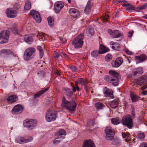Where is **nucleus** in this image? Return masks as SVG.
Listing matches in <instances>:
<instances>
[{
    "instance_id": "nucleus-51",
    "label": "nucleus",
    "mask_w": 147,
    "mask_h": 147,
    "mask_svg": "<svg viewBox=\"0 0 147 147\" xmlns=\"http://www.w3.org/2000/svg\"><path fill=\"white\" fill-rule=\"evenodd\" d=\"M138 74H142L143 73V69L141 67H139L136 69Z\"/></svg>"
},
{
    "instance_id": "nucleus-48",
    "label": "nucleus",
    "mask_w": 147,
    "mask_h": 147,
    "mask_svg": "<svg viewBox=\"0 0 147 147\" xmlns=\"http://www.w3.org/2000/svg\"><path fill=\"white\" fill-rule=\"evenodd\" d=\"M37 74L38 77L41 78L45 76V74L43 71H39L37 73Z\"/></svg>"
},
{
    "instance_id": "nucleus-27",
    "label": "nucleus",
    "mask_w": 147,
    "mask_h": 147,
    "mask_svg": "<svg viewBox=\"0 0 147 147\" xmlns=\"http://www.w3.org/2000/svg\"><path fill=\"white\" fill-rule=\"evenodd\" d=\"M22 106L20 105H18L15 106L13 108L12 111L13 112H18L22 111Z\"/></svg>"
},
{
    "instance_id": "nucleus-60",
    "label": "nucleus",
    "mask_w": 147,
    "mask_h": 147,
    "mask_svg": "<svg viewBox=\"0 0 147 147\" xmlns=\"http://www.w3.org/2000/svg\"><path fill=\"white\" fill-rule=\"evenodd\" d=\"M133 32L129 31L128 34L127 36L128 37H131L133 34Z\"/></svg>"
},
{
    "instance_id": "nucleus-15",
    "label": "nucleus",
    "mask_w": 147,
    "mask_h": 147,
    "mask_svg": "<svg viewBox=\"0 0 147 147\" xmlns=\"http://www.w3.org/2000/svg\"><path fill=\"white\" fill-rule=\"evenodd\" d=\"M123 62V59L121 57H119L116 59L114 61L112 62V65L113 67L117 68L122 64Z\"/></svg>"
},
{
    "instance_id": "nucleus-28",
    "label": "nucleus",
    "mask_w": 147,
    "mask_h": 147,
    "mask_svg": "<svg viewBox=\"0 0 147 147\" xmlns=\"http://www.w3.org/2000/svg\"><path fill=\"white\" fill-rule=\"evenodd\" d=\"M9 29L12 32L14 33L18 34L20 33L18 29L17 26L16 24H14Z\"/></svg>"
},
{
    "instance_id": "nucleus-36",
    "label": "nucleus",
    "mask_w": 147,
    "mask_h": 147,
    "mask_svg": "<svg viewBox=\"0 0 147 147\" xmlns=\"http://www.w3.org/2000/svg\"><path fill=\"white\" fill-rule=\"evenodd\" d=\"M66 131L63 129L60 130L58 132H56L55 134L56 135L59 136L66 135Z\"/></svg>"
},
{
    "instance_id": "nucleus-59",
    "label": "nucleus",
    "mask_w": 147,
    "mask_h": 147,
    "mask_svg": "<svg viewBox=\"0 0 147 147\" xmlns=\"http://www.w3.org/2000/svg\"><path fill=\"white\" fill-rule=\"evenodd\" d=\"M55 75L57 76H59L60 75V73L59 71L57 70L55 72Z\"/></svg>"
},
{
    "instance_id": "nucleus-45",
    "label": "nucleus",
    "mask_w": 147,
    "mask_h": 147,
    "mask_svg": "<svg viewBox=\"0 0 147 147\" xmlns=\"http://www.w3.org/2000/svg\"><path fill=\"white\" fill-rule=\"evenodd\" d=\"M78 81L77 82L76 81L75 83H87V80L86 78H80L78 79Z\"/></svg>"
},
{
    "instance_id": "nucleus-50",
    "label": "nucleus",
    "mask_w": 147,
    "mask_h": 147,
    "mask_svg": "<svg viewBox=\"0 0 147 147\" xmlns=\"http://www.w3.org/2000/svg\"><path fill=\"white\" fill-rule=\"evenodd\" d=\"M146 7H147V6L146 3L141 6L138 7L136 8L139 10H142V9H145Z\"/></svg>"
},
{
    "instance_id": "nucleus-17",
    "label": "nucleus",
    "mask_w": 147,
    "mask_h": 147,
    "mask_svg": "<svg viewBox=\"0 0 147 147\" xmlns=\"http://www.w3.org/2000/svg\"><path fill=\"white\" fill-rule=\"evenodd\" d=\"M109 74L113 76L114 78L115 79V82L114 83H118V77L119 76V75L118 72L113 70H110L109 71Z\"/></svg>"
},
{
    "instance_id": "nucleus-25",
    "label": "nucleus",
    "mask_w": 147,
    "mask_h": 147,
    "mask_svg": "<svg viewBox=\"0 0 147 147\" xmlns=\"http://www.w3.org/2000/svg\"><path fill=\"white\" fill-rule=\"evenodd\" d=\"M94 31L93 28L91 26H88L86 30V33L88 36H91L94 34Z\"/></svg>"
},
{
    "instance_id": "nucleus-29",
    "label": "nucleus",
    "mask_w": 147,
    "mask_h": 147,
    "mask_svg": "<svg viewBox=\"0 0 147 147\" xmlns=\"http://www.w3.org/2000/svg\"><path fill=\"white\" fill-rule=\"evenodd\" d=\"M118 102L117 99H114L110 103V105L113 108H116L118 106Z\"/></svg>"
},
{
    "instance_id": "nucleus-43",
    "label": "nucleus",
    "mask_w": 147,
    "mask_h": 147,
    "mask_svg": "<svg viewBox=\"0 0 147 147\" xmlns=\"http://www.w3.org/2000/svg\"><path fill=\"white\" fill-rule=\"evenodd\" d=\"M99 54H100L99 51H98L96 50L92 52L91 53V55L92 57H94L98 56Z\"/></svg>"
},
{
    "instance_id": "nucleus-20",
    "label": "nucleus",
    "mask_w": 147,
    "mask_h": 147,
    "mask_svg": "<svg viewBox=\"0 0 147 147\" xmlns=\"http://www.w3.org/2000/svg\"><path fill=\"white\" fill-rule=\"evenodd\" d=\"M18 97L15 95H11L7 99L8 102L9 103H12L16 102L17 100Z\"/></svg>"
},
{
    "instance_id": "nucleus-19",
    "label": "nucleus",
    "mask_w": 147,
    "mask_h": 147,
    "mask_svg": "<svg viewBox=\"0 0 147 147\" xmlns=\"http://www.w3.org/2000/svg\"><path fill=\"white\" fill-rule=\"evenodd\" d=\"M110 50L109 49L105 47L102 44H100L99 46V51L100 54H102L105 53Z\"/></svg>"
},
{
    "instance_id": "nucleus-38",
    "label": "nucleus",
    "mask_w": 147,
    "mask_h": 147,
    "mask_svg": "<svg viewBox=\"0 0 147 147\" xmlns=\"http://www.w3.org/2000/svg\"><path fill=\"white\" fill-rule=\"evenodd\" d=\"M111 121L112 123L114 125H117L121 123V121L116 118H113L111 119Z\"/></svg>"
},
{
    "instance_id": "nucleus-31",
    "label": "nucleus",
    "mask_w": 147,
    "mask_h": 147,
    "mask_svg": "<svg viewBox=\"0 0 147 147\" xmlns=\"http://www.w3.org/2000/svg\"><path fill=\"white\" fill-rule=\"evenodd\" d=\"M47 21L50 27H52L54 25V19L51 17H49L47 18Z\"/></svg>"
},
{
    "instance_id": "nucleus-61",
    "label": "nucleus",
    "mask_w": 147,
    "mask_h": 147,
    "mask_svg": "<svg viewBox=\"0 0 147 147\" xmlns=\"http://www.w3.org/2000/svg\"><path fill=\"white\" fill-rule=\"evenodd\" d=\"M108 32L109 33L110 35H111L112 36L113 33V32L112 31V30L111 29H109L108 30Z\"/></svg>"
},
{
    "instance_id": "nucleus-16",
    "label": "nucleus",
    "mask_w": 147,
    "mask_h": 147,
    "mask_svg": "<svg viewBox=\"0 0 147 147\" xmlns=\"http://www.w3.org/2000/svg\"><path fill=\"white\" fill-rule=\"evenodd\" d=\"M82 147H95V146L93 141L89 139L84 141Z\"/></svg>"
},
{
    "instance_id": "nucleus-33",
    "label": "nucleus",
    "mask_w": 147,
    "mask_h": 147,
    "mask_svg": "<svg viewBox=\"0 0 147 147\" xmlns=\"http://www.w3.org/2000/svg\"><path fill=\"white\" fill-rule=\"evenodd\" d=\"M103 93L104 94H106L107 96L113 94L112 91L111 90L108 89L106 87L104 88L103 90Z\"/></svg>"
},
{
    "instance_id": "nucleus-11",
    "label": "nucleus",
    "mask_w": 147,
    "mask_h": 147,
    "mask_svg": "<svg viewBox=\"0 0 147 147\" xmlns=\"http://www.w3.org/2000/svg\"><path fill=\"white\" fill-rule=\"evenodd\" d=\"M64 4L62 1L56 2L54 4V10L57 13H59L62 9L64 7Z\"/></svg>"
},
{
    "instance_id": "nucleus-24",
    "label": "nucleus",
    "mask_w": 147,
    "mask_h": 147,
    "mask_svg": "<svg viewBox=\"0 0 147 147\" xmlns=\"http://www.w3.org/2000/svg\"><path fill=\"white\" fill-rule=\"evenodd\" d=\"M130 97L133 102L138 101L139 98L137 95L132 92H130Z\"/></svg>"
},
{
    "instance_id": "nucleus-2",
    "label": "nucleus",
    "mask_w": 147,
    "mask_h": 147,
    "mask_svg": "<svg viewBox=\"0 0 147 147\" xmlns=\"http://www.w3.org/2000/svg\"><path fill=\"white\" fill-rule=\"evenodd\" d=\"M84 35L83 33H81L78 35L73 40L72 42V45L76 48H81L83 44Z\"/></svg>"
},
{
    "instance_id": "nucleus-37",
    "label": "nucleus",
    "mask_w": 147,
    "mask_h": 147,
    "mask_svg": "<svg viewBox=\"0 0 147 147\" xmlns=\"http://www.w3.org/2000/svg\"><path fill=\"white\" fill-rule=\"evenodd\" d=\"M37 49L39 51V57L41 59L43 57L44 55L43 49L42 47L40 46H37Z\"/></svg>"
},
{
    "instance_id": "nucleus-6",
    "label": "nucleus",
    "mask_w": 147,
    "mask_h": 147,
    "mask_svg": "<svg viewBox=\"0 0 147 147\" xmlns=\"http://www.w3.org/2000/svg\"><path fill=\"white\" fill-rule=\"evenodd\" d=\"M37 123L36 121L32 119L26 120L24 122V126L29 129H31L34 128Z\"/></svg>"
},
{
    "instance_id": "nucleus-35",
    "label": "nucleus",
    "mask_w": 147,
    "mask_h": 147,
    "mask_svg": "<svg viewBox=\"0 0 147 147\" xmlns=\"http://www.w3.org/2000/svg\"><path fill=\"white\" fill-rule=\"evenodd\" d=\"M104 80L107 82H109V83H110L111 82H115V79L113 78H112L111 76H106L104 77Z\"/></svg>"
},
{
    "instance_id": "nucleus-26",
    "label": "nucleus",
    "mask_w": 147,
    "mask_h": 147,
    "mask_svg": "<svg viewBox=\"0 0 147 147\" xmlns=\"http://www.w3.org/2000/svg\"><path fill=\"white\" fill-rule=\"evenodd\" d=\"M122 36L121 32L117 30H114L113 33L112 37L114 38H117Z\"/></svg>"
},
{
    "instance_id": "nucleus-23",
    "label": "nucleus",
    "mask_w": 147,
    "mask_h": 147,
    "mask_svg": "<svg viewBox=\"0 0 147 147\" xmlns=\"http://www.w3.org/2000/svg\"><path fill=\"white\" fill-rule=\"evenodd\" d=\"M49 88V87H47L37 92V94L34 95V98H38L41 96L43 94L45 93L48 90Z\"/></svg>"
},
{
    "instance_id": "nucleus-34",
    "label": "nucleus",
    "mask_w": 147,
    "mask_h": 147,
    "mask_svg": "<svg viewBox=\"0 0 147 147\" xmlns=\"http://www.w3.org/2000/svg\"><path fill=\"white\" fill-rule=\"evenodd\" d=\"M111 140L112 143V144L116 145V146H119L121 144L120 140L117 139H113L112 138Z\"/></svg>"
},
{
    "instance_id": "nucleus-56",
    "label": "nucleus",
    "mask_w": 147,
    "mask_h": 147,
    "mask_svg": "<svg viewBox=\"0 0 147 147\" xmlns=\"http://www.w3.org/2000/svg\"><path fill=\"white\" fill-rule=\"evenodd\" d=\"M60 140H59V138H56L53 141V143L55 144H57L59 143L60 142Z\"/></svg>"
},
{
    "instance_id": "nucleus-8",
    "label": "nucleus",
    "mask_w": 147,
    "mask_h": 147,
    "mask_svg": "<svg viewBox=\"0 0 147 147\" xmlns=\"http://www.w3.org/2000/svg\"><path fill=\"white\" fill-rule=\"evenodd\" d=\"M6 14L9 18H13L17 16V12L13 9L10 8H7L6 9Z\"/></svg>"
},
{
    "instance_id": "nucleus-22",
    "label": "nucleus",
    "mask_w": 147,
    "mask_h": 147,
    "mask_svg": "<svg viewBox=\"0 0 147 147\" xmlns=\"http://www.w3.org/2000/svg\"><path fill=\"white\" fill-rule=\"evenodd\" d=\"M13 54V52L10 50L7 49H2L0 52V55L2 56L9 55H12Z\"/></svg>"
},
{
    "instance_id": "nucleus-47",
    "label": "nucleus",
    "mask_w": 147,
    "mask_h": 147,
    "mask_svg": "<svg viewBox=\"0 0 147 147\" xmlns=\"http://www.w3.org/2000/svg\"><path fill=\"white\" fill-rule=\"evenodd\" d=\"M73 94L71 90L69 88H67L66 90V94L68 96H71Z\"/></svg>"
},
{
    "instance_id": "nucleus-63",
    "label": "nucleus",
    "mask_w": 147,
    "mask_h": 147,
    "mask_svg": "<svg viewBox=\"0 0 147 147\" xmlns=\"http://www.w3.org/2000/svg\"><path fill=\"white\" fill-rule=\"evenodd\" d=\"M130 5L129 4H125L123 5V7H127L128 5Z\"/></svg>"
},
{
    "instance_id": "nucleus-10",
    "label": "nucleus",
    "mask_w": 147,
    "mask_h": 147,
    "mask_svg": "<svg viewBox=\"0 0 147 147\" xmlns=\"http://www.w3.org/2000/svg\"><path fill=\"white\" fill-rule=\"evenodd\" d=\"M32 140L33 138L32 137H30L28 139H25L23 137L19 136L16 138L15 141L17 143L22 144L30 142Z\"/></svg>"
},
{
    "instance_id": "nucleus-32",
    "label": "nucleus",
    "mask_w": 147,
    "mask_h": 147,
    "mask_svg": "<svg viewBox=\"0 0 147 147\" xmlns=\"http://www.w3.org/2000/svg\"><path fill=\"white\" fill-rule=\"evenodd\" d=\"M24 41L28 43H30L32 42L33 39L32 37L28 35H26L24 37Z\"/></svg>"
},
{
    "instance_id": "nucleus-9",
    "label": "nucleus",
    "mask_w": 147,
    "mask_h": 147,
    "mask_svg": "<svg viewBox=\"0 0 147 147\" xmlns=\"http://www.w3.org/2000/svg\"><path fill=\"white\" fill-rule=\"evenodd\" d=\"M105 132L106 134V138L107 140H111L114 136V133L112 129L110 127H106L105 130Z\"/></svg>"
},
{
    "instance_id": "nucleus-4",
    "label": "nucleus",
    "mask_w": 147,
    "mask_h": 147,
    "mask_svg": "<svg viewBox=\"0 0 147 147\" xmlns=\"http://www.w3.org/2000/svg\"><path fill=\"white\" fill-rule=\"evenodd\" d=\"M121 123L123 125L129 129L131 128L134 126L132 120L129 115H126L123 117Z\"/></svg>"
},
{
    "instance_id": "nucleus-12",
    "label": "nucleus",
    "mask_w": 147,
    "mask_h": 147,
    "mask_svg": "<svg viewBox=\"0 0 147 147\" xmlns=\"http://www.w3.org/2000/svg\"><path fill=\"white\" fill-rule=\"evenodd\" d=\"M9 31L1 32L0 33V43L3 44L5 43L3 39L7 40L9 37Z\"/></svg>"
},
{
    "instance_id": "nucleus-54",
    "label": "nucleus",
    "mask_w": 147,
    "mask_h": 147,
    "mask_svg": "<svg viewBox=\"0 0 147 147\" xmlns=\"http://www.w3.org/2000/svg\"><path fill=\"white\" fill-rule=\"evenodd\" d=\"M128 7H127L126 8V9L127 10H134V7L132 5H131L130 4L129 5H128Z\"/></svg>"
},
{
    "instance_id": "nucleus-5",
    "label": "nucleus",
    "mask_w": 147,
    "mask_h": 147,
    "mask_svg": "<svg viewBox=\"0 0 147 147\" xmlns=\"http://www.w3.org/2000/svg\"><path fill=\"white\" fill-rule=\"evenodd\" d=\"M57 114L56 113L53 112L50 109H48L46 112L45 119L48 122H50L55 120L57 118Z\"/></svg>"
},
{
    "instance_id": "nucleus-1",
    "label": "nucleus",
    "mask_w": 147,
    "mask_h": 147,
    "mask_svg": "<svg viewBox=\"0 0 147 147\" xmlns=\"http://www.w3.org/2000/svg\"><path fill=\"white\" fill-rule=\"evenodd\" d=\"M61 105L63 107H65L71 113H74L76 110V104L74 100L71 102L67 101L65 97L62 99Z\"/></svg>"
},
{
    "instance_id": "nucleus-40",
    "label": "nucleus",
    "mask_w": 147,
    "mask_h": 147,
    "mask_svg": "<svg viewBox=\"0 0 147 147\" xmlns=\"http://www.w3.org/2000/svg\"><path fill=\"white\" fill-rule=\"evenodd\" d=\"M122 136L123 138H125V140L126 142H127L130 140L129 135L128 134H127L126 133H122Z\"/></svg>"
},
{
    "instance_id": "nucleus-13",
    "label": "nucleus",
    "mask_w": 147,
    "mask_h": 147,
    "mask_svg": "<svg viewBox=\"0 0 147 147\" xmlns=\"http://www.w3.org/2000/svg\"><path fill=\"white\" fill-rule=\"evenodd\" d=\"M69 14L74 18H78L80 15L79 11L75 8H70L69 11Z\"/></svg>"
},
{
    "instance_id": "nucleus-39",
    "label": "nucleus",
    "mask_w": 147,
    "mask_h": 147,
    "mask_svg": "<svg viewBox=\"0 0 147 147\" xmlns=\"http://www.w3.org/2000/svg\"><path fill=\"white\" fill-rule=\"evenodd\" d=\"M137 136L139 140H142L145 138V135L143 133L140 132H139L137 135Z\"/></svg>"
},
{
    "instance_id": "nucleus-3",
    "label": "nucleus",
    "mask_w": 147,
    "mask_h": 147,
    "mask_svg": "<svg viewBox=\"0 0 147 147\" xmlns=\"http://www.w3.org/2000/svg\"><path fill=\"white\" fill-rule=\"evenodd\" d=\"M36 49L34 47H29L25 51L24 58L25 60L30 61L34 57Z\"/></svg>"
},
{
    "instance_id": "nucleus-44",
    "label": "nucleus",
    "mask_w": 147,
    "mask_h": 147,
    "mask_svg": "<svg viewBox=\"0 0 147 147\" xmlns=\"http://www.w3.org/2000/svg\"><path fill=\"white\" fill-rule=\"evenodd\" d=\"M112 56L110 54H109L105 56V59L107 61H109L112 59Z\"/></svg>"
},
{
    "instance_id": "nucleus-53",
    "label": "nucleus",
    "mask_w": 147,
    "mask_h": 147,
    "mask_svg": "<svg viewBox=\"0 0 147 147\" xmlns=\"http://www.w3.org/2000/svg\"><path fill=\"white\" fill-rule=\"evenodd\" d=\"M53 56L56 59H57L59 57L60 55L58 53L55 52L53 53Z\"/></svg>"
},
{
    "instance_id": "nucleus-46",
    "label": "nucleus",
    "mask_w": 147,
    "mask_h": 147,
    "mask_svg": "<svg viewBox=\"0 0 147 147\" xmlns=\"http://www.w3.org/2000/svg\"><path fill=\"white\" fill-rule=\"evenodd\" d=\"M139 81L138 83H145L146 81V78L145 77H141L138 79Z\"/></svg>"
},
{
    "instance_id": "nucleus-14",
    "label": "nucleus",
    "mask_w": 147,
    "mask_h": 147,
    "mask_svg": "<svg viewBox=\"0 0 147 147\" xmlns=\"http://www.w3.org/2000/svg\"><path fill=\"white\" fill-rule=\"evenodd\" d=\"M135 60L137 63H142L146 60L147 58L146 56L144 54H142L138 56L135 57Z\"/></svg>"
},
{
    "instance_id": "nucleus-52",
    "label": "nucleus",
    "mask_w": 147,
    "mask_h": 147,
    "mask_svg": "<svg viewBox=\"0 0 147 147\" xmlns=\"http://www.w3.org/2000/svg\"><path fill=\"white\" fill-rule=\"evenodd\" d=\"M103 19L104 22L108 21L109 20V18L108 16L105 15L103 17Z\"/></svg>"
},
{
    "instance_id": "nucleus-41",
    "label": "nucleus",
    "mask_w": 147,
    "mask_h": 147,
    "mask_svg": "<svg viewBox=\"0 0 147 147\" xmlns=\"http://www.w3.org/2000/svg\"><path fill=\"white\" fill-rule=\"evenodd\" d=\"M103 105L101 102H97L95 104V107L97 110H99L103 108Z\"/></svg>"
},
{
    "instance_id": "nucleus-64",
    "label": "nucleus",
    "mask_w": 147,
    "mask_h": 147,
    "mask_svg": "<svg viewBox=\"0 0 147 147\" xmlns=\"http://www.w3.org/2000/svg\"><path fill=\"white\" fill-rule=\"evenodd\" d=\"M142 18L147 19V14L145 15L142 17Z\"/></svg>"
},
{
    "instance_id": "nucleus-49",
    "label": "nucleus",
    "mask_w": 147,
    "mask_h": 147,
    "mask_svg": "<svg viewBox=\"0 0 147 147\" xmlns=\"http://www.w3.org/2000/svg\"><path fill=\"white\" fill-rule=\"evenodd\" d=\"M76 86H73L72 85H71V87L72 88V90L73 92H75L76 91V89H77L78 91H79V88L77 84L78 83H76Z\"/></svg>"
},
{
    "instance_id": "nucleus-42",
    "label": "nucleus",
    "mask_w": 147,
    "mask_h": 147,
    "mask_svg": "<svg viewBox=\"0 0 147 147\" xmlns=\"http://www.w3.org/2000/svg\"><path fill=\"white\" fill-rule=\"evenodd\" d=\"M147 88V85L142 86L141 87V90H142V93L144 95H147V90H144Z\"/></svg>"
},
{
    "instance_id": "nucleus-30",
    "label": "nucleus",
    "mask_w": 147,
    "mask_h": 147,
    "mask_svg": "<svg viewBox=\"0 0 147 147\" xmlns=\"http://www.w3.org/2000/svg\"><path fill=\"white\" fill-rule=\"evenodd\" d=\"M31 7V3L28 0L25 2V4L24 7V9L25 11L30 9Z\"/></svg>"
},
{
    "instance_id": "nucleus-57",
    "label": "nucleus",
    "mask_w": 147,
    "mask_h": 147,
    "mask_svg": "<svg viewBox=\"0 0 147 147\" xmlns=\"http://www.w3.org/2000/svg\"><path fill=\"white\" fill-rule=\"evenodd\" d=\"M70 69L71 70L74 72L75 71L77 70L76 67L72 65L70 67Z\"/></svg>"
},
{
    "instance_id": "nucleus-18",
    "label": "nucleus",
    "mask_w": 147,
    "mask_h": 147,
    "mask_svg": "<svg viewBox=\"0 0 147 147\" xmlns=\"http://www.w3.org/2000/svg\"><path fill=\"white\" fill-rule=\"evenodd\" d=\"M109 45L110 46H112L111 47L112 49L115 51L119 50L121 47L120 45L117 42L111 41Z\"/></svg>"
},
{
    "instance_id": "nucleus-7",
    "label": "nucleus",
    "mask_w": 147,
    "mask_h": 147,
    "mask_svg": "<svg viewBox=\"0 0 147 147\" xmlns=\"http://www.w3.org/2000/svg\"><path fill=\"white\" fill-rule=\"evenodd\" d=\"M30 15L31 16L36 22L40 23L41 21V18L39 13L34 10H31L29 13Z\"/></svg>"
},
{
    "instance_id": "nucleus-21",
    "label": "nucleus",
    "mask_w": 147,
    "mask_h": 147,
    "mask_svg": "<svg viewBox=\"0 0 147 147\" xmlns=\"http://www.w3.org/2000/svg\"><path fill=\"white\" fill-rule=\"evenodd\" d=\"M91 0H88V3L85 8L84 12L86 14L88 13L91 10Z\"/></svg>"
},
{
    "instance_id": "nucleus-62",
    "label": "nucleus",
    "mask_w": 147,
    "mask_h": 147,
    "mask_svg": "<svg viewBox=\"0 0 147 147\" xmlns=\"http://www.w3.org/2000/svg\"><path fill=\"white\" fill-rule=\"evenodd\" d=\"M132 73H133V74L134 75H136L137 74H138V72L136 70V71H133Z\"/></svg>"
},
{
    "instance_id": "nucleus-58",
    "label": "nucleus",
    "mask_w": 147,
    "mask_h": 147,
    "mask_svg": "<svg viewBox=\"0 0 147 147\" xmlns=\"http://www.w3.org/2000/svg\"><path fill=\"white\" fill-rule=\"evenodd\" d=\"M140 147H147V143H143L140 144Z\"/></svg>"
},
{
    "instance_id": "nucleus-55",
    "label": "nucleus",
    "mask_w": 147,
    "mask_h": 147,
    "mask_svg": "<svg viewBox=\"0 0 147 147\" xmlns=\"http://www.w3.org/2000/svg\"><path fill=\"white\" fill-rule=\"evenodd\" d=\"M125 53L128 55H132L133 54V53L132 52L130 51L128 49H125Z\"/></svg>"
}]
</instances>
